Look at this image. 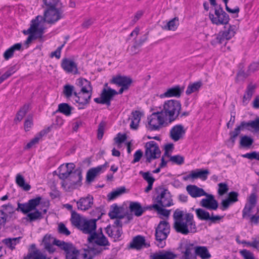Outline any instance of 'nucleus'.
I'll list each match as a JSON object with an SVG mask.
<instances>
[{
	"mask_svg": "<svg viewBox=\"0 0 259 259\" xmlns=\"http://www.w3.org/2000/svg\"><path fill=\"white\" fill-rule=\"evenodd\" d=\"M184 86H180L179 85H175L170 88H168L163 94V97L171 98L175 97L180 98L184 91Z\"/></svg>",
	"mask_w": 259,
	"mask_h": 259,
	"instance_id": "nucleus-18",
	"label": "nucleus"
},
{
	"mask_svg": "<svg viewBox=\"0 0 259 259\" xmlns=\"http://www.w3.org/2000/svg\"><path fill=\"white\" fill-rule=\"evenodd\" d=\"M254 207L245 205V206L242 210V218L243 219L249 218L251 217L250 213Z\"/></svg>",
	"mask_w": 259,
	"mask_h": 259,
	"instance_id": "nucleus-61",
	"label": "nucleus"
},
{
	"mask_svg": "<svg viewBox=\"0 0 259 259\" xmlns=\"http://www.w3.org/2000/svg\"><path fill=\"white\" fill-rule=\"evenodd\" d=\"M205 198L201 199L200 202V205L209 210H217L219 206L218 201L215 199L214 197L212 194H209L206 193Z\"/></svg>",
	"mask_w": 259,
	"mask_h": 259,
	"instance_id": "nucleus-12",
	"label": "nucleus"
},
{
	"mask_svg": "<svg viewBox=\"0 0 259 259\" xmlns=\"http://www.w3.org/2000/svg\"><path fill=\"white\" fill-rule=\"evenodd\" d=\"M202 82L199 81L194 82L192 84H190L186 91V94L187 95H189L192 93H194L199 90L200 87L202 86Z\"/></svg>",
	"mask_w": 259,
	"mask_h": 259,
	"instance_id": "nucleus-46",
	"label": "nucleus"
},
{
	"mask_svg": "<svg viewBox=\"0 0 259 259\" xmlns=\"http://www.w3.org/2000/svg\"><path fill=\"white\" fill-rule=\"evenodd\" d=\"M17 211H20L23 213L26 214L30 212V209L29 208L28 203H20L18 202V207L16 208Z\"/></svg>",
	"mask_w": 259,
	"mask_h": 259,
	"instance_id": "nucleus-56",
	"label": "nucleus"
},
{
	"mask_svg": "<svg viewBox=\"0 0 259 259\" xmlns=\"http://www.w3.org/2000/svg\"><path fill=\"white\" fill-rule=\"evenodd\" d=\"M106 165L107 163L103 165L90 168L87 173L86 182L90 183L94 181L95 178L100 172L103 168L106 167Z\"/></svg>",
	"mask_w": 259,
	"mask_h": 259,
	"instance_id": "nucleus-22",
	"label": "nucleus"
},
{
	"mask_svg": "<svg viewBox=\"0 0 259 259\" xmlns=\"http://www.w3.org/2000/svg\"><path fill=\"white\" fill-rule=\"evenodd\" d=\"M100 233L94 232L88 238V242L90 243H95L99 246H109L110 243L107 238L104 236L100 229Z\"/></svg>",
	"mask_w": 259,
	"mask_h": 259,
	"instance_id": "nucleus-9",
	"label": "nucleus"
},
{
	"mask_svg": "<svg viewBox=\"0 0 259 259\" xmlns=\"http://www.w3.org/2000/svg\"><path fill=\"white\" fill-rule=\"evenodd\" d=\"M195 247L193 244H188L185 246V250L183 252V256L184 259H193L194 255L193 251H195Z\"/></svg>",
	"mask_w": 259,
	"mask_h": 259,
	"instance_id": "nucleus-37",
	"label": "nucleus"
},
{
	"mask_svg": "<svg viewBox=\"0 0 259 259\" xmlns=\"http://www.w3.org/2000/svg\"><path fill=\"white\" fill-rule=\"evenodd\" d=\"M173 218L174 228L179 233L187 235L197 232V226L191 213H184L179 209L175 210Z\"/></svg>",
	"mask_w": 259,
	"mask_h": 259,
	"instance_id": "nucleus-1",
	"label": "nucleus"
},
{
	"mask_svg": "<svg viewBox=\"0 0 259 259\" xmlns=\"http://www.w3.org/2000/svg\"><path fill=\"white\" fill-rule=\"evenodd\" d=\"M42 242L45 246L53 244L58 246L61 249L62 247L60 244H62L63 243H66L64 241L56 239L50 234H46L44 237Z\"/></svg>",
	"mask_w": 259,
	"mask_h": 259,
	"instance_id": "nucleus-29",
	"label": "nucleus"
},
{
	"mask_svg": "<svg viewBox=\"0 0 259 259\" xmlns=\"http://www.w3.org/2000/svg\"><path fill=\"white\" fill-rule=\"evenodd\" d=\"M174 149V145L172 143H168L164 146V154L165 157L169 158Z\"/></svg>",
	"mask_w": 259,
	"mask_h": 259,
	"instance_id": "nucleus-60",
	"label": "nucleus"
},
{
	"mask_svg": "<svg viewBox=\"0 0 259 259\" xmlns=\"http://www.w3.org/2000/svg\"><path fill=\"white\" fill-rule=\"evenodd\" d=\"M253 143V139L247 136L242 137L240 141V145L243 147H249Z\"/></svg>",
	"mask_w": 259,
	"mask_h": 259,
	"instance_id": "nucleus-52",
	"label": "nucleus"
},
{
	"mask_svg": "<svg viewBox=\"0 0 259 259\" xmlns=\"http://www.w3.org/2000/svg\"><path fill=\"white\" fill-rule=\"evenodd\" d=\"M186 190L189 194L193 198H197L206 195L205 191L196 185H188L186 187Z\"/></svg>",
	"mask_w": 259,
	"mask_h": 259,
	"instance_id": "nucleus-23",
	"label": "nucleus"
},
{
	"mask_svg": "<svg viewBox=\"0 0 259 259\" xmlns=\"http://www.w3.org/2000/svg\"><path fill=\"white\" fill-rule=\"evenodd\" d=\"M30 107L29 104H25L17 112L14 121L16 123L20 122L29 111Z\"/></svg>",
	"mask_w": 259,
	"mask_h": 259,
	"instance_id": "nucleus-32",
	"label": "nucleus"
},
{
	"mask_svg": "<svg viewBox=\"0 0 259 259\" xmlns=\"http://www.w3.org/2000/svg\"><path fill=\"white\" fill-rule=\"evenodd\" d=\"M148 37V32L145 34L139 39H135L133 45L128 48V51L133 55L138 53L143 44L147 40Z\"/></svg>",
	"mask_w": 259,
	"mask_h": 259,
	"instance_id": "nucleus-20",
	"label": "nucleus"
},
{
	"mask_svg": "<svg viewBox=\"0 0 259 259\" xmlns=\"http://www.w3.org/2000/svg\"><path fill=\"white\" fill-rule=\"evenodd\" d=\"M110 83L118 87L129 88L132 83V79L127 76L117 75L112 77Z\"/></svg>",
	"mask_w": 259,
	"mask_h": 259,
	"instance_id": "nucleus-17",
	"label": "nucleus"
},
{
	"mask_svg": "<svg viewBox=\"0 0 259 259\" xmlns=\"http://www.w3.org/2000/svg\"><path fill=\"white\" fill-rule=\"evenodd\" d=\"M15 72L14 68L11 67L4 74L0 76V84Z\"/></svg>",
	"mask_w": 259,
	"mask_h": 259,
	"instance_id": "nucleus-63",
	"label": "nucleus"
},
{
	"mask_svg": "<svg viewBox=\"0 0 259 259\" xmlns=\"http://www.w3.org/2000/svg\"><path fill=\"white\" fill-rule=\"evenodd\" d=\"M92 92H83L80 91L79 92H74V96H75V101L80 105H87L91 99L92 97Z\"/></svg>",
	"mask_w": 259,
	"mask_h": 259,
	"instance_id": "nucleus-19",
	"label": "nucleus"
},
{
	"mask_svg": "<svg viewBox=\"0 0 259 259\" xmlns=\"http://www.w3.org/2000/svg\"><path fill=\"white\" fill-rule=\"evenodd\" d=\"M129 208L130 211L134 212L135 215L137 217L141 216L144 211L140 203L137 202H131Z\"/></svg>",
	"mask_w": 259,
	"mask_h": 259,
	"instance_id": "nucleus-34",
	"label": "nucleus"
},
{
	"mask_svg": "<svg viewBox=\"0 0 259 259\" xmlns=\"http://www.w3.org/2000/svg\"><path fill=\"white\" fill-rule=\"evenodd\" d=\"M74 87L73 85L66 84L64 86L63 93L67 98H69L72 95H74Z\"/></svg>",
	"mask_w": 259,
	"mask_h": 259,
	"instance_id": "nucleus-53",
	"label": "nucleus"
},
{
	"mask_svg": "<svg viewBox=\"0 0 259 259\" xmlns=\"http://www.w3.org/2000/svg\"><path fill=\"white\" fill-rule=\"evenodd\" d=\"M21 48L22 45L21 43H17L14 45L5 52L4 53V58L7 60H8L13 56L15 51H19L21 50Z\"/></svg>",
	"mask_w": 259,
	"mask_h": 259,
	"instance_id": "nucleus-35",
	"label": "nucleus"
},
{
	"mask_svg": "<svg viewBox=\"0 0 259 259\" xmlns=\"http://www.w3.org/2000/svg\"><path fill=\"white\" fill-rule=\"evenodd\" d=\"M186 133V130L182 124H177L174 126L169 132L170 138L175 142L182 139Z\"/></svg>",
	"mask_w": 259,
	"mask_h": 259,
	"instance_id": "nucleus-13",
	"label": "nucleus"
},
{
	"mask_svg": "<svg viewBox=\"0 0 259 259\" xmlns=\"http://www.w3.org/2000/svg\"><path fill=\"white\" fill-rule=\"evenodd\" d=\"M195 212L197 217L201 221H208L209 219H210L209 213L202 208L196 209Z\"/></svg>",
	"mask_w": 259,
	"mask_h": 259,
	"instance_id": "nucleus-44",
	"label": "nucleus"
},
{
	"mask_svg": "<svg viewBox=\"0 0 259 259\" xmlns=\"http://www.w3.org/2000/svg\"><path fill=\"white\" fill-rule=\"evenodd\" d=\"M146 246L145 238L138 235L134 237L133 241L130 243V247L131 248L140 249L143 246Z\"/></svg>",
	"mask_w": 259,
	"mask_h": 259,
	"instance_id": "nucleus-28",
	"label": "nucleus"
},
{
	"mask_svg": "<svg viewBox=\"0 0 259 259\" xmlns=\"http://www.w3.org/2000/svg\"><path fill=\"white\" fill-rule=\"evenodd\" d=\"M179 25V18L175 17L167 23V24L164 26V29L167 30L175 31Z\"/></svg>",
	"mask_w": 259,
	"mask_h": 259,
	"instance_id": "nucleus-45",
	"label": "nucleus"
},
{
	"mask_svg": "<svg viewBox=\"0 0 259 259\" xmlns=\"http://www.w3.org/2000/svg\"><path fill=\"white\" fill-rule=\"evenodd\" d=\"M257 203V196L254 193H251L247 199L246 205L255 207Z\"/></svg>",
	"mask_w": 259,
	"mask_h": 259,
	"instance_id": "nucleus-58",
	"label": "nucleus"
},
{
	"mask_svg": "<svg viewBox=\"0 0 259 259\" xmlns=\"http://www.w3.org/2000/svg\"><path fill=\"white\" fill-rule=\"evenodd\" d=\"M75 168V165L72 163L62 164L58 168V177L60 179L65 181L69 177Z\"/></svg>",
	"mask_w": 259,
	"mask_h": 259,
	"instance_id": "nucleus-14",
	"label": "nucleus"
},
{
	"mask_svg": "<svg viewBox=\"0 0 259 259\" xmlns=\"http://www.w3.org/2000/svg\"><path fill=\"white\" fill-rule=\"evenodd\" d=\"M256 88V84L250 83L248 85L245 92V94L243 96V98L242 102L243 104L246 105L248 104V102L251 99Z\"/></svg>",
	"mask_w": 259,
	"mask_h": 259,
	"instance_id": "nucleus-27",
	"label": "nucleus"
},
{
	"mask_svg": "<svg viewBox=\"0 0 259 259\" xmlns=\"http://www.w3.org/2000/svg\"><path fill=\"white\" fill-rule=\"evenodd\" d=\"M226 40L231 39L236 33V26L235 25H229V27L224 31H221Z\"/></svg>",
	"mask_w": 259,
	"mask_h": 259,
	"instance_id": "nucleus-47",
	"label": "nucleus"
},
{
	"mask_svg": "<svg viewBox=\"0 0 259 259\" xmlns=\"http://www.w3.org/2000/svg\"><path fill=\"white\" fill-rule=\"evenodd\" d=\"M82 178L81 170L76 169L71 173L66 181L62 182V186L65 188L75 189L81 185Z\"/></svg>",
	"mask_w": 259,
	"mask_h": 259,
	"instance_id": "nucleus-4",
	"label": "nucleus"
},
{
	"mask_svg": "<svg viewBox=\"0 0 259 259\" xmlns=\"http://www.w3.org/2000/svg\"><path fill=\"white\" fill-rule=\"evenodd\" d=\"M72 108L67 103H61L58 106V112H60L66 116H69L71 114Z\"/></svg>",
	"mask_w": 259,
	"mask_h": 259,
	"instance_id": "nucleus-41",
	"label": "nucleus"
},
{
	"mask_svg": "<svg viewBox=\"0 0 259 259\" xmlns=\"http://www.w3.org/2000/svg\"><path fill=\"white\" fill-rule=\"evenodd\" d=\"M250 128L251 130H253L255 132L259 133V117L250 121Z\"/></svg>",
	"mask_w": 259,
	"mask_h": 259,
	"instance_id": "nucleus-64",
	"label": "nucleus"
},
{
	"mask_svg": "<svg viewBox=\"0 0 259 259\" xmlns=\"http://www.w3.org/2000/svg\"><path fill=\"white\" fill-rule=\"evenodd\" d=\"M218 194L222 196L226 194L229 190L228 185L226 183H221L218 184Z\"/></svg>",
	"mask_w": 259,
	"mask_h": 259,
	"instance_id": "nucleus-62",
	"label": "nucleus"
},
{
	"mask_svg": "<svg viewBox=\"0 0 259 259\" xmlns=\"http://www.w3.org/2000/svg\"><path fill=\"white\" fill-rule=\"evenodd\" d=\"M181 104L176 100H169L163 104V110L165 115L167 117L165 120H163V126L170 124L175 121L180 114Z\"/></svg>",
	"mask_w": 259,
	"mask_h": 259,
	"instance_id": "nucleus-2",
	"label": "nucleus"
},
{
	"mask_svg": "<svg viewBox=\"0 0 259 259\" xmlns=\"http://www.w3.org/2000/svg\"><path fill=\"white\" fill-rule=\"evenodd\" d=\"M61 67L67 73L78 74L77 64L72 60L64 58L62 61Z\"/></svg>",
	"mask_w": 259,
	"mask_h": 259,
	"instance_id": "nucleus-21",
	"label": "nucleus"
},
{
	"mask_svg": "<svg viewBox=\"0 0 259 259\" xmlns=\"http://www.w3.org/2000/svg\"><path fill=\"white\" fill-rule=\"evenodd\" d=\"M116 95H117V92L115 90L104 88L101 92L100 97L94 99V101L98 104H106L109 106L111 104V100Z\"/></svg>",
	"mask_w": 259,
	"mask_h": 259,
	"instance_id": "nucleus-6",
	"label": "nucleus"
},
{
	"mask_svg": "<svg viewBox=\"0 0 259 259\" xmlns=\"http://www.w3.org/2000/svg\"><path fill=\"white\" fill-rule=\"evenodd\" d=\"M102 213L98 217L97 219L88 220H83L82 224L80 228V230L85 234H92L96 232V222L101 219Z\"/></svg>",
	"mask_w": 259,
	"mask_h": 259,
	"instance_id": "nucleus-11",
	"label": "nucleus"
},
{
	"mask_svg": "<svg viewBox=\"0 0 259 259\" xmlns=\"http://www.w3.org/2000/svg\"><path fill=\"white\" fill-rule=\"evenodd\" d=\"M39 16H37L35 19L32 20L31 21V24L29 28L27 30H24L23 33L25 34H34L35 32L37 29V27L39 26Z\"/></svg>",
	"mask_w": 259,
	"mask_h": 259,
	"instance_id": "nucleus-40",
	"label": "nucleus"
},
{
	"mask_svg": "<svg viewBox=\"0 0 259 259\" xmlns=\"http://www.w3.org/2000/svg\"><path fill=\"white\" fill-rule=\"evenodd\" d=\"M148 124L151 130H158L162 124V112L152 113L150 117Z\"/></svg>",
	"mask_w": 259,
	"mask_h": 259,
	"instance_id": "nucleus-16",
	"label": "nucleus"
},
{
	"mask_svg": "<svg viewBox=\"0 0 259 259\" xmlns=\"http://www.w3.org/2000/svg\"><path fill=\"white\" fill-rule=\"evenodd\" d=\"M173 205L171 195L166 189L163 190V207Z\"/></svg>",
	"mask_w": 259,
	"mask_h": 259,
	"instance_id": "nucleus-42",
	"label": "nucleus"
},
{
	"mask_svg": "<svg viewBox=\"0 0 259 259\" xmlns=\"http://www.w3.org/2000/svg\"><path fill=\"white\" fill-rule=\"evenodd\" d=\"M76 85L80 88V91L85 92H92L93 88L90 81L83 78H79L77 79Z\"/></svg>",
	"mask_w": 259,
	"mask_h": 259,
	"instance_id": "nucleus-26",
	"label": "nucleus"
},
{
	"mask_svg": "<svg viewBox=\"0 0 259 259\" xmlns=\"http://www.w3.org/2000/svg\"><path fill=\"white\" fill-rule=\"evenodd\" d=\"M209 174V171L207 169H197L195 170L192 171L193 180L200 179L203 181L206 180Z\"/></svg>",
	"mask_w": 259,
	"mask_h": 259,
	"instance_id": "nucleus-30",
	"label": "nucleus"
},
{
	"mask_svg": "<svg viewBox=\"0 0 259 259\" xmlns=\"http://www.w3.org/2000/svg\"><path fill=\"white\" fill-rule=\"evenodd\" d=\"M16 183L25 191H28L30 189L31 186L28 184H25L23 177L20 174L17 175L16 177Z\"/></svg>",
	"mask_w": 259,
	"mask_h": 259,
	"instance_id": "nucleus-39",
	"label": "nucleus"
},
{
	"mask_svg": "<svg viewBox=\"0 0 259 259\" xmlns=\"http://www.w3.org/2000/svg\"><path fill=\"white\" fill-rule=\"evenodd\" d=\"M161 225H162V221H160L158 225L156 228L155 233L156 240L157 241H159V243H161L162 242V238H161L162 228L161 227Z\"/></svg>",
	"mask_w": 259,
	"mask_h": 259,
	"instance_id": "nucleus-59",
	"label": "nucleus"
},
{
	"mask_svg": "<svg viewBox=\"0 0 259 259\" xmlns=\"http://www.w3.org/2000/svg\"><path fill=\"white\" fill-rule=\"evenodd\" d=\"M145 155L147 158V161L150 162L152 159H155L160 155V151L154 141H150L146 143Z\"/></svg>",
	"mask_w": 259,
	"mask_h": 259,
	"instance_id": "nucleus-7",
	"label": "nucleus"
},
{
	"mask_svg": "<svg viewBox=\"0 0 259 259\" xmlns=\"http://www.w3.org/2000/svg\"><path fill=\"white\" fill-rule=\"evenodd\" d=\"M21 237L16 238H6L3 240V242L11 250L15 248V245L19 243Z\"/></svg>",
	"mask_w": 259,
	"mask_h": 259,
	"instance_id": "nucleus-38",
	"label": "nucleus"
},
{
	"mask_svg": "<svg viewBox=\"0 0 259 259\" xmlns=\"http://www.w3.org/2000/svg\"><path fill=\"white\" fill-rule=\"evenodd\" d=\"M41 19H43L45 22L50 24H54L63 18V10L62 7L47 8L44 13V16H39Z\"/></svg>",
	"mask_w": 259,
	"mask_h": 259,
	"instance_id": "nucleus-3",
	"label": "nucleus"
},
{
	"mask_svg": "<svg viewBox=\"0 0 259 259\" xmlns=\"http://www.w3.org/2000/svg\"><path fill=\"white\" fill-rule=\"evenodd\" d=\"M169 158V161L178 165H182L184 162V157L180 155L171 156Z\"/></svg>",
	"mask_w": 259,
	"mask_h": 259,
	"instance_id": "nucleus-54",
	"label": "nucleus"
},
{
	"mask_svg": "<svg viewBox=\"0 0 259 259\" xmlns=\"http://www.w3.org/2000/svg\"><path fill=\"white\" fill-rule=\"evenodd\" d=\"M112 210L109 212L108 215L111 219L117 218L118 214H120L123 207H118L117 204H114L111 206Z\"/></svg>",
	"mask_w": 259,
	"mask_h": 259,
	"instance_id": "nucleus-49",
	"label": "nucleus"
},
{
	"mask_svg": "<svg viewBox=\"0 0 259 259\" xmlns=\"http://www.w3.org/2000/svg\"><path fill=\"white\" fill-rule=\"evenodd\" d=\"M2 207L4 208L5 216L9 221L17 218L15 215L17 209L12 204L9 203L8 204L2 205Z\"/></svg>",
	"mask_w": 259,
	"mask_h": 259,
	"instance_id": "nucleus-24",
	"label": "nucleus"
},
{
	"mask_svg": "<svg viewBox=\"0 0 259 259\" xmlns=\"http://www.w3.org/2000/svg\"><path fill=\"white\" fill-rule=\"evenodd\" d=\"M125 192V188L124 187H121L116 189L115 191H112L108 194V199L109 200H111L115 199L120 195L123 194Z\"/></svg>",
	"mask_w": 259,
	"mask_h": 259,
	"instance_id": "nucleus-48",
	"label": "nucleus"
},
{
	"mask_svg": "<svg viewBox=\"0 0 259 259\" xmlns=\"http://www.w3.org/2000/svg\"><path fill=\"white\" fill-rule=\"evenodd\" d=\"M131 115V117L128 119L131 120L130 128L133 130H137L143 113L139 111L135 110L132 112Z\"/></svg>",
	"mask_w": 259,
	"mask_h": 259,
	"instance_id": "nucleus-25",
	"label": "nucleus"
},
{
	"mask_svg": "<svg viewBox=\"0 0 259 259\" xmlns=\"http://www.w3.org/2000/svg\"><path fill=\"white\" fill-rule=\"evenodd\" d=\"M93 203V197L90 195L81 197L76 201L77 209L83 211L87 210L91 208Z\"/></svg>",
	"mask_w": 259,
	"mask_h": 259,
	"instance_id": "nucleus-15",
	"label": "nucleus"
},
{
	"mask_svg": "<svg viewBox=\"0 0 259 259\" xmlns=\"http://www.w3.org/2000/svg\"><path fill=\"white\" fill-rule=\"evenodd\" d=\"M195 255L199 256L202 259H208L211 257L210 254L205 246H197L195 248Z\"/></svg>",
	"mask_w": 259,
	"mask_h": 259,
	"instance_id": "nucleus-31",
	"label": "nucleus"
},
{
	"mask_svg": "<svg viewBox=\"0 0 259 259\" xmlns=\"http://www.w3.org/2000/svg\"><path fill=\"white\" fill-rule=\"evenodd\" d=\"M24 259H47V256L41 253L39 250L35 249L34 250H29Z\"/></svg>",
	"mask_w": 259,
	"mask_h": 259,
	"instance_id": "nucleus-33",
	"label": "nucleus"
},
{
	"mask_svg": "<svg viewBox=\"0 0 259 259\" xmlns=\"http://www.w3.org/2000/svg\"><path fill=\"white\" fill-rule=\"evenodd\" d=\"M28 221L30 222L40 220L42 218V213L38 210L36 209L33 212H28L27 215Z\"/></svg>",
	"mask_w": 259,
	"mask_h": 259,
	"instance_id": "nucleus-50",
	"label": "nucleus"
},
{
	"mask_svg": "<svg viewBox=\"0 0 259 259\" xmlns=\"http://www.w3.org/2000/svg\"><path fill=\"white\" fill-rule=\"evenodd\" d=\"M41 200V198L40 197H37L28 201L30 211L36 209V207L39 204Z\"/></svg>",
	"mask_w": 259,
	"mask_h": 259,
	"instance_id": "nucleus-55",
	"label": "nucleus"
},
{
	"mask_svg": "<svg viewBox=\"0 0 259 259\" xmlns=\"http://www.w3.org/2000/svg\"><path fill=\"white\" fill-rule=\"evenodd\" d=\"M209 18L211 23L217 25H226L230 20L229 15L223 10L221 6L215 7L214 15L209 13Z\"/></svg>",
	"mask_w": 259,
	"mask_h": 259,
	"instance_id": "nucleus-5",
	"label": "nucleus"
},
{
	"mask_svg": "<svg viewBox=\"0 0 259 259\" xmlns=\"http://www.w3.org/2000/svg\"><path fill=\"white\" fill-rule=\"evenodd\" d=\"M70 221L72 225L79 229L81 227L83 222L80 215L74 211L72 212Z\"/></svg>",
	"mask_w": 259,
	"mask_h": 259,
	"instance_id": "nucleus-36",
	"label": "nucleus"
},
{
	"mask_svg": "<svg viewBox=\"0 0 259 259\" xmlns=\"http://www.w3.org/2000/svg\"><path fill=\"white\" fill-rule=\"evenodd\" d=\"M87 250L88 251L89 254V257L87 259H93L95 256L100 254L102 252L103 249L99 246H88Z\"/></svg>",
	"mask_w": 259,
	"mask_h": 259,
	"instance_id": "nucleus-43",
	"label": "nucleus"
},
{
	"mask_svg": "<svg viewBox=\"0 0 259 259\" xmlns=\"http://www.w3.org/2000/svg\"><path fill=\"white\" fill-rule=\"evenodd\" d=\"M241 131V130L238 126L234 129V131L231 132L229 134L230 135V138L229 139V141H230L232 143V145H234L236 138L239 135Z\"/></svg>",
	"mask_w": 259,
	"mask_h": 259,
	"instance_id": "nucleus-57",
	"label": "nucleus"
},
{
	"mask_svg": "<svg viewBox=\"0 0 259 259\" xmlns=\"http://www.w3.org/2000/svg\"><path fill=\"white\" fill-rule=\"evenodd\" d=\"M153 204L150 208L157 211L159 218H162V187L159 186L155 189V193L153 198Z\"/></svg>",
	"mask_w": 259,
	"mask_h": 259,
	"instance_id": "nucleus-8",
	"label": "nucleus"
},
{
	"mask_svg": "<svg viewBox=\"0 0 259 259\" xmlns=\"http://www.w3.org/2000/svg\"><path fill=\"white\" fill-rule=\"evenodd\" d=\"M60 245L65 252V259H78L79 252L72 243H63Z\"/></svg>",
	"mask_w": 259,
	"mask_h": 259,
	"instance_id": "nucleus-10",
	"label": "nucleus"
},
{
	"mask_svg": "<svg viewBox=\"0 0 259 259\" xmlns=\"http://www.w3.org/2000/svg\"><path fill=\"white\" fill-rule=\"evenodd\" d=\"M44 5L47 8H54L62 7L59 0H42Z\"/></svg>",
	"mask_w": 259,
	"mask_h": 259,
	"instance_id": "nucleus-51",
	"label": "nucleus"
}]
</instances>
